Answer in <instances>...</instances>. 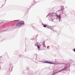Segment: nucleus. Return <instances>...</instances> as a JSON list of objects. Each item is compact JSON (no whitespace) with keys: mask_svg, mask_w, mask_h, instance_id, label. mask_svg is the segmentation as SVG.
Masks as SVG:
<instances>
[{"mask_svg":"<svg viewBox=\"0 0 75 75\" xmlns=\"http://www.w3.org/2000/svg\"><path fill=\"white\" fill-rule=\"evenodd\" d=\"M58 17L59 18H61V17H60V15L58 16Z\"/></svg>","mask_w":75,"mask_h":75,"instance_id":"6","label":"nucleus"},{"mask_svg":"<svg viewBox=\"0 0 75 75\" xmlns=\"http://www.w3.org/2000/svg\"><path fill=\"white\" fill-rule=\"evenodd\" d=\"M43 26L44 27H47V25H43Z\"/></svg>","mask_w":75,"mask_h":75,"instance_id":"5","label":"nucleus"},{"mask_svg":"<svg viewBox=\"0 0 75 75\" xmlns=\"http://www.w3.org/2000/svg\"><path fill=\"white\" fill-rule=\"evenodd\" d=\"M67 69V68L65 67L64 69H63L62 70L60 71H59V72H61V71L64 70H66V69Z\"/></svg>","mask_w":75,"mask_h":75,"instance_id":"3","label":"nucleus"},{"mask_svg":"<svg viewBox=\"0 0 75 75\" xmlns=\"http://www.w3.org/2000/svg\"><path fill=\"white\" fill-rule=\"evenodd\" d=\"M18 21V20H14V21Z\"/></svg>","mask_w":75,"mask_h":75,"instance_id":"9","label":"nucleus"},{"mask_svg":"<svg viewBox=\"0 0 75 75\" xmlns=\"http://www.w3.org/2000/svg\"><path fill=\"white\" fill-rule=\"evenodd\" d=\"M24 24V22L23 21H22L16 23V27H18V26H20V25H21Z\"/></svg>","mask_w":75,"mask_h":75,"instance_id":"1","label":"nucleus"},{"mask_svg":"<svg viewBox=\"0 0 75 75\" xmlns=\"http://www.w3.org/2000/svg\"><path fill=\"white\" fill-rule=\"evenodd\" d=\"M43 45H45V42H43Z\"/></svg>","mask_w":75,"mask_h":75,"instance_id":"7","label":"nucleus"},{"mask_svg":"<svg viewBox=\"0 0 75 75\" xmlns=\"http://www.w3.org/2000/svg\"><path fill=\"white\" fill-rule=\"evenodd\" d=\"M43 47H45V45H43Z\"/></svg>","mask_w":75,"mask_h":75,"instance_id":"8","label":"nucleus"},{"mask_svg":"<svg viewBox=\"0 0 75 75\" xmlns=\"http://www.w3.org/2000/svg\"><path fill=\"white\" fill-rule=\"evenodd\" d=\"M43 63H47V64H55L53 62H49V61H44V62H43Z\"/></svg>","mask_w":75,"mask_h":75,"instance_id":"2","label":"nucleus"},{"mask_svg":"<svg viewBox=\"0 0 75 75\" xmlns=\"http://www.w3.org/2000/svg\"><path fill=\"white\" fill-rule=\"evenodd\" d=\"M37 47H38V50H40V46L38 45Z\"/></svg>","mask_w":75,"mask_h":75,"instance_id":"4","label":"nucleus"}]
</instances>
